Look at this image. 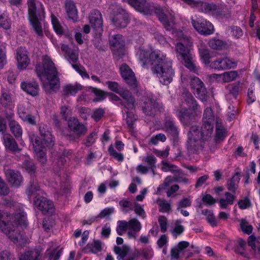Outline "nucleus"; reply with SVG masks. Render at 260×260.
I'll list each match as a JSON object with an SVG mask.
<instances>
[{"instance_id": "1", "label": "nucleus", "mask_w": 260, "mask_h": 260, "mask_svg": "<svg viewBox=\"0 0 260 260\" xmlns=\"http://www.w3.org/2000/svg\"><path fill=\"white\" fill-rule=\"evenodd\" d=\"M136 55L143 67H145L147 63H151L153 73L161 84L167 85L172 81L175 75L172 61L167 57L165 53L159 50L150 53L146 51L144 46H141L137 49Z\"/></svg>"}, {"instance_id": "2", "label": "nucleus", "mask_w": 260, "mask_h": 260, "mask_svg": "<svg viewBox=\"0 0 260 260\" xmlns=\"http://www.w3.org/2000/svg\"><path fill=\"white\" fill-rule=\"evenodd\" d=\"M215 117L210 108H206L203 117L201 129L197 126L191 127L188 135L187 147L190 150H199L203 147L204 142L208 140L213 132Z\"/></svg>"}, {"instance_id": "3", "label": "nucleus", "mask_w": 260, "mask_h": 260, "mask_svg": "<svg viewBox=\"0 0 260 260\" xmlns=\"http://www.w3.org/2000/svg\"><path fill=\"white\" fill-rule=\"evenodd\" d=\"M170 15L171 17L170 20H169V23L170 24V27L171 29L167 30L172 31V34L178 41L175 45L177 57L190 71L197 73L198 69L194 63V55L190 52L188 47L189 39L184 36L182 31L175 30L174 15Z\"/></svg>"}, {"instance_id": "4", "label": "nucleus", "mask_w": 260, "mask_h": 260, "mask_svg": "<svg viewBox=\"0 0 260 260\" xmlns=\"http://www.w3.org/2000/svg\"><path fill=\"white\" fill-rule=\"evenodd\" d=\"M26 225V215L23 210L20 209L14 216L0 211V230L14 242L21 238L18 232L19 228Z\"/></svg>"}, {"instance_id": "5", "label": "nucleus", "mask_w": 260, "mask_h": 260, "mask_svg": "<svg viewBox=\"0 0 260 260\" xmlns=\"http://www.w3.org/2000/svg\"><path fill=\"white\" fill-rule=\"evenodd\" d=\"M42 64L36 67L38 76L43 82L44 88L48 90H55L59 87L57 72L54 63L48 56H44Z\"/></svg>"}, {"instance_id": "6", "label": "nucleus", "mask_w": 260, "mask_h": 260, "mask_svg": "<svg viewBox=\"0 0 260 260\" xmlns=\"http://www.w3.org/2000/svg\"><path fill=\"white\" fill-rule=\"evenodd\" d=\"M27 4L29 19L34 31L39 37H42L44 34L49 37L50 32L41 18L44 15L43 5L36 0H28Z\"/></svg>"}, {"instance_id": "7", "label": "nucleus", "mask_w": 260, "mask_h": 260, "mask_svg": "<svg viewBox=\"0 0 260 260\" xmlns=\"http://www.w3.org/2000/svg\"><path fill=\"white\" fill-rule=\"evenodd\" d=\"M46 126L43 125L40 127L41 141L40 138L34 134L30 135V141L32 144L35 155L41 163L46 160V148L51 147L54 145L53 136L49 131H46Z\"/></svg>"}, {"instance_id": "8", "label": "nucleus", "mask_w": 260, "mask_h": 260, "mask_svg": "<svg viewBox=\"0 0 260 260\" xmlns=\"http://www.w3.org/2000/svg\"><path fill=\"white\" fill-rule=\"evenodd\" d=\"M128 3L135 10L145 15H151L153 13L156 14L166 29H171L169 20H170V14L172 15L173 14L168 10H164L158 7L151 5L147 3L146 0H128Z\"/></svg>"}, {"instance_id": "9", "label": "nucleus", "mask_w": 260, "mask_h": 260, "mask_svg": "<svg viewBox=\"0 0 260 260\" xmlns=\"http://www.w3.org/2000/svg\"><path fill=\"white\" fill-rule=\"evenodd\" d=\"M105 84L112 91L119 94L123 99L124 109L123 112L125 114V119L128 125L132 126L136 117L134 114V100L128 91L124 90L119 88L115 82L108 81ZM125 116V115H124Z\"/></svg>"}, {"instance_id": "10", "label": "nucleus", "mask_w": 260, "mask_h": 260, "mask_svg": "<svg viewBox=\"0 0 260 260\" xmlns=\"http://www.w3.org/2000/svg\"><path fill=\"white\" fill-rule=\"evenodd\" d=\"M183 99L184 101L182 103L180 109L177 111V115L182 122H184L186 119L201 112L196 101L190 93L184 94Z\"/></svg>"}, {"instance_id": "11", "label": "nucleus", "mask_w": 260, "mask_h": 260, "mask_svg": "<svg viewBox=\"0 0 260 260\" xmlns=\"http://www.w3.org/2000/svg\"><path fill=\"white\" fill-rule=\"evenodd\" d=\"M191 23L194 28L201 35H208L213 32V25L203 18H198L196 20L192 19Z\"/></svg>"}, {"instance_id": "12", "label": "nucleus", "mask_w": 260, "mask_h": 260, "mask_svg": "<svg viewBox=\"0 0 260 260\" xmlns=\"http://www.w3.org/2000/svg\"><path fill=\"white\" fill-rule=\"evenodd\" d=\"M7 129L6 123L1 116H0V133L3 135V142L5 147L12 151H16L19 150L15 141L12 136L9 134H6Z\"/></svg>"}, {"instance_id": "13", "label": "nucleus", "mask_w": 260, "mask_h": 260, "mask_svg": "<svg viewBox=\"0 0 260 260\" xmlns=\"http://www.w3.org/2000/svg\"><path fill=\"white\" fill-rule=\"evenodd\" d=\"M237 65V62L234 59L224 57L212 62L210 67L218 70H225L235 68Z\"/></svg>"}, {"instance_id": "14", "label": "nucleus", "mask_w": 260, "mask_h": 260, "mask_svg": "<svg viewBox=\"0 0 260 260\" xmlns=\"http://www.w3.org/2000/svg\"><path fill=\"white\" fill-rule=\"evenodd\" d=\"M190 80V85L194 94L202 101H206L207 98V91L203 83L198 77L191 78Z\"/></svg>"}, {"instance_id": "15", "label": "nucleus", "mask_w": 260, "mask_h": 260, "mask_svg": "<svg viewBox=\"0 0 260 260\" xmlns=\"http://www.w3.org/2000/svg\"><path fill=\"white\" fill-rule=\"evenodd\" d=\"M128 17L124 10L117 7L113 12L112 21L115 26L118 27H124L128 23Z\"/></svg>"}, {"instance_id": "16", "label": "nucleus", "mask_w": 260, "mask_h": 260, "mask_svg": "<svg viewBox=\"0 0 260 260\" xmlns=\"http://www.w3.org/2000/svg\"><path fill=\"white\" fill-rule=\"evenodd\" d=\"M128 17L124 10L117 7L113 12L112 21L115 26L118 27H124L128 23Z\"/></svg>"}, {"instance_id": "17", "label": "nucleus", "mask_w": 260, "mask_h": 260, "mask_svg": "<svg viewBox=\"0 0 260 260\" xmlns=\"http://www.w3.org/2000/svg\"><path fill=\"white\" fill-rule=\"evenodd\" d=\"M15 58L17 61V66L19 70L25 69L30 63L28 52L24 48L20 47L16 50Z\"/></svg>"}, {"instance_id": "18", "label": "nucleus", "mask_w": 260, "mask_h": 260, "mask_svg": "<svg viewBox=\"0 0 260 260\" xmlns=\"http://www.w3.org/2000/svg\"><path fill=\"white\" fill-rule=\"evenodd\" d=\"M189 245V243L186 241H181L176 246L173 247L171 250L172 259H176L180 257L187 258L189 255H185V249Z\"/></svg>"}, {"instance_id": "19", "label": "nucleus", "mask_w": 260, "mask_h": 260, "mask_svg": "<svg viewBox=\"0 0 260 260\" xmlns=\"http://www.w3.org/2000/svg\"><path fill=\"white\" fill-rule=\"evenodd\" d=\"M237 77V72L232 71L219 74H212L210 76V79L212 81L218 83H226L235 80Z\"/></svg>"}, {"instance_id": "20", "label": "nucleus", "mask_w": 260, "mask_h": 260, "mask_svg": "<svg viewBox=\"0 0 260 260\" xmlns=\"http://www.w3.org/2000/svg\"><path fill=\"white\" fill-rule=\"evenodd\" d=\"M119 69L124 80L130 86L135 87L136 86V79L132 69L125 63L121 64Z\"/></svg>"}, {"instance_id": "21", "label": "nucleus", "mask_w": 260, "mask_h": 260, "mask_svg": "<svg viewBox=\"0 0 260 260\" xmlns=\"http://www.w3.org/2000/svg\"><path fill=\"white\" fill-rule=\"evenodd\" d=\"M89 21L92 28L100 34L103 30V20L101 13L97 10L92 11L89 16Z\"/></svg>"}, {"instance_id": "22", "label": "nucleus", "mask_w": 260, "mask_h": 260, "mask_svg": "<svg viewBox=\"0 0 260 260\" xmlns=\"http://www.w3.org/2000/svg\"><path fill=\"white\" fill-rule=\"evenodd\" d=\"M34 204L40 210L44 212H50L52 213L53 212L52 202L44 197H35Z\"/></svg>"}, {"instance_id": "23", "label": "nucleus", "mask_w": 260, "mask_h": 260, "mask_svg": "<svg viewBox=\"0 0 260 260\" xmlns=\"http://www.w3.org/2000/svg\"><path fill=\"white\" fill-rule=\"evenodd\" d=\"M6 178L8 182L14 187H18L22 182V177L18 171L13 170H7L5 172Z\"/></svg>"}, {"instance_id": "24", "label": "nucleus", "mask_w": 260, "mask_h": 260, "mask_svg": "<svg viewBox=\"0 0 260 260\" xmlns=\"http://www.w3.org/2000/svg\"><path fill=\"white\" fill-rule=\"evenodd\" d=\"M0 103L3 107L10 109L14 108V98L10 92L6 89H2Z\"/></svg>"}, {"instance_id": "25", "label": "nucleus", "mask_w": 260, "mask_h": 260, "mask_svg": "<svg viewBox=\"0 0 260 260\" xmlns=\"http://www.w3.org/2000/svg\"><path fill=\"white\" fill-rule=\"evenodd\" d=\"M128 231L127 235L129 238H136V234L141 229V223L136 218H132L128 221Z\"/></svg>"}, {"instance_id": "26", "label": "nucleus", "mask_w": 260, "mask_h": 260, "mask_svg": "<svg viewBox=\"0 0 260 260\" xmlns=\"http://www.w3.org/2000/svg\"><path fill=\"white\" fill-rule=\"evenodd\" d=\"M68 125L70 129L78 136L84 134L87 130L85 126L80 124L78 120L75 118H71L69 120Z\"/></svg>"}, {"instance_id": "27", "label": "nucleus", "mask_w": 260, "mask_h": 260, "mask_svg": "<svg viewBox=\"0 0 260 260\" xmlns=\"http://www.w3.org/2000/svg\"><path fill=\"white\" fill-rule=\"evenodd\" d=\"M110 44L112 46V50L118 53L123 50L124 41L120 35H116L112 37L110 40Z\"/></svg>"}, {"instance_id": "28", "label": "nucleus", "mask_w": 260, "mask_h": 260, "mask_svg": "<svg viewBox=\"0 0 260 260\" xmlns=\"http://www.w3.org/2000/svg\"><path fill=\"white\" fill-rule=\"evenodd\" d=\"M21 87L24 91L32 96H35L38 94L39 88L36 82H22Z\"/></svg>"}, {"instance_id": "29", "label": "nucleus", "mask_w": 260, "mask_h": 260, "mask_svg": "<svg viewBox=\"0 0 260 260\" xmlns=\"http://www.w3.org/2000/svg\"><path fill=\"white\" fill-rule=\"evenodd\" d=\"M235 196L228 192L224 193V197L221 198L218 201L220 208L225 209L229 205H233L235 200Z\"/></svg>"}, {"instance_id": "30", "label": "nucleus", "mask_w": 260, "mask_h": 260, "mask_svg": "<svg viewBox=\"0 0 260 260\" xmlns=\"http://www.w3.org/2000/svg\"><path fill=\"white\" fill-rule=\"evenodd\" d=\"M65 8L69 17L75 20L77 17V11L75 4L71 1H68L65 4Z\"/></svg>"}, {"instance_id": "31", "label": "nucleus", "mask_w": 260, "mask_h": 260, "mask_svg": "<svg viewBox=\"0 0 260 260\" xmlns=\"http://www.w3.org/2000/svg\"><path fill=\"white\" fill-rule=\"evenodd\" d=\"M9 127L11 132L16 138L18 139L21 137L22 129L19 123L13 120L10 121Z\"/></svg>"}, {"instance_id": "32", "label": "nucleus", "mask_w": 260, "mask_h": 260, "mask_svg": "<svg viewBox=\"0 0 260 260\" xmlns=\"http://www.w3.org/2000/svg\"><path fill=\"white\" fill-rule=\"evenodd\" d=\"M121 210L124 213L134 209V203L128 199L121 200L119 203Z\"/></svg>"}, {"instance_id": "33", "label": "nucleus", "mask_w": 260, "mask_h": 260, "mask_svg": "<svg viewBox=\"0 0 260 260\" xmlns=\"http://www.w3.org/2000/svg\"><path fill=\"white\" fill-rule=\"evenodd\" d=\"M51 23L55 32L59 36L65 34L64 29L59 23L58 20L53 15H51Z\"/></svg>"}, {"instance_id": "34", "label": "nucleus", "mask_w": 260, "mask_h": 260, "mask_svg": "<svg viewBox=\"0 0 260 260\" xmlns=\"http://www.w3.org/2000/svg\"><path fill=\"white\" fill-rule=\"evenodd\" d=\"M82 87L78 84L75 85H67L63 88L64 92L67 95H73L76 94L79 91L82 90Z\"/></svg>"}, {"instance_id": "35", "label": "nucleus", "mask_w": 260, "mask_h": 260, "mask_svg": "<svg viewBox=\"0 0 260 260\" xmlns=\"http://www.w3.org/2000/svg\"><path fill=\"white\" fill-rule=\"evenodd\" d=\"M216 123L215 139L216 140H222L225 137V129L220 120L216 119Z\"/></svg>"}, {"instance_id": "36", "label": "nucleus", "mask_w": 260, "mask_h": 260, "mask_svg": "<svg viewBox=\"0 0 260 260\" xmlns=\"http://www.w3.org/2000/svg\"><path fill=\"white\" fill-rule=\"evenodd\" d=\"M18 112L19 115V117L23 121L26 122L30 124H36L35 117L31 115L26 114L23 111L21 107H18Z\"/></svg>"}, {"instance_id": "37", "label": "nucleus", "mask_w": 260, "mask_h": 260, "mask_svg": "<svg viewBox=\"0 0 260 260\" xmlns=\"http://www.w3.org/2000/svg\"><path fill=\"white\" fill-rule=\"evenodd\" d=\"M204 8V12L206 13H212L213 15L218 16L219 17L222 16L218 14V11L217 10V6L214 4L204 3L202 5Z\"/></svg>"}, {"instance_id": "38", "label": "nucleus", "mask_w": 260, "mask_h": 260, "mask_svg": "<svg viewBox=\"0 0 260 260\" xmlns=\"http://www.w3.org/2000/svg\"><path fill=\"white\" fill-rule=\"evenodd\" d=\"M154 109V102L151 99H147L144 102V105L142 106V109L145 114L151 115Z\"/></svg>"}, {"instance_id": "39", "label": "nucleus", "mask_w": 260, "mask_h": 260, "mask_svg": "<svg viewBox=\"0 0 260 260\" xmlns=\"http://www.w3.org/2000/svg\"><path fill=\"white\" fill-rule=\"evenodd\" d=\"M209 45L212 49L217 50H222L226 47V44L223 42L215 39L210 40Z\"/></svg>"}, {"instance_id": "40", "label": "nucleus", "mask_w": 260, "mask_h": 260, "mask_svg": "<svg viewBox=\"0 0 260 260\" xmlns=\"http://www.w3.org/2000/svg\"><path fill=\"white\" fill-rule=\"evenodd\" d=\"M102 243L100 241H94L91 244H88L86 248L87 251L96 253L102 250Z\"/></svg>"}, {"instance_id": "41", "label": "nucleus", "mask_w": 260, "mask_h": 260, "mask_svg": "<svg viewBox=\"0 0 260 260\" xmlns=\"http://www.w3.org/2000/svg\"><path fill=\"white\" fill-rule=\"evenodd\" d=\"M39 255L36 251H27L22 254L19 260H38Z\"/></svg>"}, {"instance_id": "42", "label": "nucleus", "mask_w": 260, "mask_h": 260, "mask_svg": "<svg viewBox=\"0 0 260 260\" xmlns=\"http://www.w3.org/2000/svg\"><path fill=\"white\" fill-rule=\"evenodd\" d=\"M240 178L239 174H235L232 178L228 182V188L229 190L234 191L240 181Z\"/></svg>"}, {"instance_id": "43", "label": "nucleus", "mask_w": 260, "mask_h": 260, "mask_svg": "<svg viewBox=\"0 0 260 260\" xmlns=\"http://www.w3.org/2000/svg\"><path fill=\"white\" fill-rule=\"evenodd\" d=\"M47 254L49 255V259L54 258V260H58L61 254V250H57L56 245L52 248H50L47 250Z\"/></svg>"}, {"instance_id": "44", "label": "nucleus", "mask_w": 260, "mask_h": 260, "mask_svg": "<svg viewBox=\"0 0 260 260\" xmlns=\"http://www.w3.org/2000/svg\"><path fill=\"white\" fill-rule=\"evenodd\" d=\"M10 26L11 22L8 16L4 13L0 14V27L8 29Z\"/></svg>"}, {"instance_id": "45", "label": "nucleus", "mask_w": 260, "mask_h": 260, "mask_svg": "<svg viewBox=\"0 0 260 260\" xmlns=\"http://www.w3.org/2000/svg\"><path fill=\"white\" fill-rule=\"evenodd\" d=\"M7 62L6 47L4 45H0V70L3 69Z\"/></svg>"}, {"instance_id": "46", "label": "nucleus", "mask_w": 260, "mask_h": 260, "mask_svg": "<svg viewBox=\"0 0 260 260\" xmlns=\"http://www.w3.org/2000/svg\"><path fill=\"white\" fill-rule=\"evenodd\" d=\"M129 247L124 245L121 247H116L115 248V252L118 254V258L119 259L123 258L125 257L129 250Z\"/></svg>"}, {"instance_id": "47", "label": "nucleus", "mask_w": 260, "mask_h": 260, "mask_svg": "<svg viewBox=\"0 0 260 260\" xmlns=\"http://www.w3.org/2000/svg\"><path fill=\"white\" fill-rule=\"evenodd\" d=\"M181 222L182 221L181 220H177L175 222V226L172 231V234L175 237H177L184 231V228L181 225Z\"/></svg>"}, {"instance_id": "48", "label": "nucleus", "mask_w": 260, "mask_h": 260, "mask_svg": "<svg viewBox=\"0 0 260 260\" xmlns=\"http://www.w3.org/2000/svg\"><path fill=\"white\" fill-rule=\"evenodd\" d=\"M128 222L125 220H119L117 222V226L116 229L117 233L118 235H121L126 230H128Z\"/></svg>"}, {"instance_id": "49", "label": "nucleus", "mask_w": 260, "mask_h": 260, "mask_svg": "<svg viewBox=\"0 0 260 260\" xmlns=\"http://www.w3.org/2000/svg\"><path fill=\"white\" fill-rule=\"evenodd\" d=\"M159 210L161 212H169L171 210V206L169 203L164 200H158Z\"/></svg>"}, {"instance_id": "50", "label": "nucleus", "mask_w": 260, "mask_h": 260, "mask_svg": "<svg viewBox=\"0 0 260 260\" xmlns=\"http://www.w3.org/2000/svg\"><path fill=\"white\" fill-rule=\"evenodd\" d=\"M200 55L203 62L205 64H208L210 63V55L208 50L205 48H199Z\"/></svg>"}, {"instance_id": "51", "label": "nucleus", "mask_w": 260, "mask_h": 260, "mask_svg": "<svg viewBox=\"0 0 260 260\" xmlns=\"http://www.w3.org/2000/svg\"><path fill=\"white\" fill-rule=\"evenodd\" d=\"M142 160L147 164L149 168H153L156 164V159L152 155H148L146 157H143Z\"/></svg>"}, {"instance_id": "52", "label": "nucleus", "mask_w": 260, "mask_h": 260, "mask_svg": "<svg viewBox=\"0 0 260 260\" xmlns=\"http://www.w3.org/2000/svg\"><path fill=\"white\" fill-rule=\"evenodd\" d=\"M240 228L242 231L247 234H250L252 231V226L245 220L241 219L240 221Z\"/></svg>"}, {"instance_id": "53", "label": "nucleus", "mask_w": 260, "mask_h": 260, "mask_svg": "<svg viewBox=\"0 0 260 260\" xmlns=\"http://www.w3.org/2000/svg\"><path fill=\"white\" fill-rule=\"evenodd\" d=\"M166 137L163 134H158L152 136L150 140V143L153 145H157L159 141L164 142L166 141Z\"/></svg>"}, {"instance_id": "54", "label": "nucleus", "mask_w": 260, "mask_h": 260, "mask_svg": "<svg viewBox=\"0 0 260 260\" xmlns=\"http://www.w3.org/2000/svg\"><path fill=\"white\" fill-rule=\"evenodd\" d=\"M181 181V180H175L173 177L169 176L167 177L164 182V183L158 187L157 191L160 192L161 189H166L171 184H172L174 181Z\"/></svg>"}, {"instance_id": "55", "label": "nucleus", "mask_w": 260, "mask_h": 260, "mask_svg": "<svg viewBox=\"0 0 260 260\" xmlns=\"http://www.w3.org/2000/svg\"><path fill=\"white\" fill-rule=\"evenodd\" d=\"M108 151L110 154L117 160L122 161L123 160L124 157L122 154L121 153L117 152L112 145H111L109 147Z\"/></svg>"}, {"instance_id": "56", "label": "nucleus", "mask_w": 260, "mask_h": 260, "mask_svg": "<svg viewBox=\"0 0 260 260\" xmlns=\"http://www.w3.org/2000/svg\"><path fill=\"white\" fill-rule=\"evenodd\" d=\"M72 67L83 78H89V75L87 74L84 68L75 63L73 64Z\"/></svg>"}, {"instance_id": "57", "label": "nucleus", "mask_w": 260, "mask_h": 260, "mask_svg": "<svg viewBox=\"0 0 260 260\" xmlns=\"http://www.w3.org/2000/svg\"><path fill=\"white\" fill-rule=\"evenodd\" d=\"M155 39L159 42V43L164 46H169L170 44L168 43V40L165 38L159 32H155L154 34Z\"/></svg>"}, {"instance_id": "58", "label": "nucleus", "mask_w": 260, "mask_h": 260, "mask_svg": "<svg viewBox=\"0 0 260 260\" xmlns=\"http://www.w3.org/2000/svg\"><path fill=\"white\" fill-rule=\"evenodd\" d=\"M140 255L145 258H150L153 256V251L151 248H145L140 251Z\"/></svg>"}, {"instance_id": "59", "label": "nucleus", "mask_w": 260, "mask_h": 260, "mask_svg": "<svg viewBox=\"0 0 260 260\" xmlns=\"http://www.w3.org/2000/svg\"><path fill=\"white\" fill-rule=\"evenodd\" d=\"M9 193V189L4 181L0 177V195L7 196Z\"/></svg>"}, {"instance_id": "60", "label": "nucleus", "mask_w": 260, "mask_h": 260, "mask_svg": "<svg viewBox=\"0 0 260 260\" xmlns=\"http://www.w3.org/2000/svg\"><path fill=\"white\" fill-rule=\"evenodd\" d=\"M191 201L189 198H183L178 204L177 210L182 208H187L191 206Z\"/></svg>"}, {"instance_id": "61", "label": "nucleus", "mask_w": 260, "mask_h": 260, "mask_svg": "<svg viewBox=\"0 0 260 260\" xmlns=\"http://www.w3.org/2000/svg\"><path fill=\"white\" fill-rule=\"evenodd\" d=\"M169 147H167L165 150L162 151H160L156 149H153V152L158 157L166 158L169 154Z\"/></svg>"}, {"instance_id": "62", "label": "nucleus", "mask_w": 260, "mask_h": 260, "mask_svg": "<svg viewBox=\"0 0 260 260\" xmlns=\"http://www.w3.org/2000/svg\"><path fill=\"white\" fill-rule=\"evenodd\" d=\"M104 113L103 109L98 108L93 111L91 117L94 120L98 121L102 117Z\"/></svg>"}, {"instance_id": "63", "label": "nucleus", "mask_w": 260, "mask_h": 260, "mask_svg": "<svg viewBox=\"0 0 260 260\" xmlns=\"http://www.w3.org/2000/svg\"><path fill=\"white\" fill-rule=\"evenodd\" d=\"M134 208L136 214L143 218L145 217V213L142 206L137 203L134 202Z\"/></svg>"}, {"instance_id": "64", "label": "nucleus", "mask_w": 260, "mask_h": 260, "mask_svg": "<svg viewBox=\"0 0 260 260\" xmlns=\"http://www.w3.org/2000/svg\"><path fill=\"white\" fill-rule=\"evenodd\" d=\"M238 205L240 209H245L251 206V203L249 199L245 198L239 200Z\"/></svg>"}]
</instances>
